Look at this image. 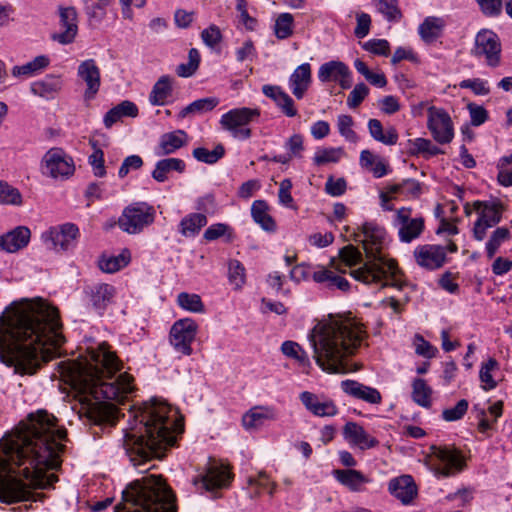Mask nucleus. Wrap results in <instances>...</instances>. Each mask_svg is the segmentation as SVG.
Segmentation results:
<instances>
[{"mask_svg": "<svg viewBox=\"0 0 512 512\" xmlns=\"http://www.w3.org/2000/svg\"><path fill=\"white\" fill-rule=\"evenodd\" d=\"M67 433L47 411L30 414L21 428L0 440V501L13 504L43 502L44 493L32 490L53 488L58 481L49 469L61 465Z\"/></svg>", "mask_w": 512, "mask_h": 512, "instance_id": "f257e3e1", "label": "nucleus"}, {"mask_svg": "<svg viewBox=\"0 0 512 512\" xmlns=\"http://www.w3.org/2000/svg\"><path fill=\"white\" fill-rule=\"evenodd\" d=\"M58 310L37 299L13 303L0 315V361L33 375L58 355L65 339Z\"/></svg>", "mask_w": 512, "mask_h": 512, "instance_id": "f03ea898", "label": "nucleus"}, {"mask_svg": "<svg viewBox=\"0 0 512 512\" xmlns=\"http://www.w3.org/2000/svg\"><path fill=\"white\" fill-rule=\"evenodd\" d=\"M88 353L86 358L60 362V375L73 389L98 401L89 411L94 423L113 422L116 408L110 402L122 403L127 399L134 391L133 377L125 372L113 379L122 362L107 342L90 348Z\"/></svg>", "mask_w": 512, "mask_h": 512, "instance_id": "7ed1b4c3", "label": "nucleus"}, {"mask_svg": "<svg viewBox=\"0 0 512 512\" xmlns=\"http://www.w3.org/2000/svg\"><path fill=\"white\" fill-rule=\"evenodd\" d=\"M176 416L177 412L168 403L156 398L134 414L135 424L125 431L123 446L130 462L140 472L153 468L141 469V466L152 459H161L167 448L176 443V433L183 431Z\"/></svg>", "mask_w": 512, "mask_h": 512, "instance_id": "20e7f679", "label": "nucleus"}, {"mask_svg": "<svg viewBox=\"0 0 512 512\" xmlns=\"http://www.w3.org/2000/svg\"><path fill=\"white\" fill-rule=\"evenodd\" d=\"M364 335L362 325L351 316L319 322L309 334L316 363L328 373L348 372L346 359L355 353Z\"/></svg>", "mask_w": 512, "mask_h": 512, "instance_id": "39448f33", "label": "nucleus"}, {"mask_svg": "<svg viewBox=\"0 0 512 512\" xmlns=\"http://www.w3.org/2000/svg\"><path fill=\"white\" fill-rule=\"evenodd\" d=\"M385 235V229L374 222H365L361 232L353 234V240L362 243L367 261L363 266L352 270L350 275L367 285L380 284L381 287L391 286L400 289L402 282L396 261L381 253Z\"/></svg>", "mask_w": 512, "mask_h": 512, "instance_id": "423d86ee", "label": "nucleus"}, {"mask_svg": "<svg viewBox=\"0 0 512 512\" xmlns=\"http://www.w3.org/2000/svg\"><path fill=\"white\" fill-rule=\"evenodd\" d=\"M115 512H177L176 497L161 475L148 474L123 490Z\"/></svg>", "mask_w": 512, "mask_h": 512, "instance_id": "0eeeda50", "label": "nucleus"}, {"mask_svg": "<svg viewBox=\"0 0 512 512\" xmlns=\"http://www.w3.org/2000/svg\"><path fill=\"white\" fill-rule=\"evenodd\" d=\"M156 217L155 208L147 202H133L124 208L118 219L119 227L126 233L138 234L153 224Z\"/></svg>", "mask_w": 512, "mask_h": 512, "instance_id": "6e6552de", "label": "nucleus"}, {"mask_svg": "<svg viewBox=\"0 0 512 512\" xmlns=\"http://www.w3.org/2000/svg\"><path fill=\"white\" fill-rule=\"evenodd\" d=\"M260 117L258 108H234L224 113L220 118L221 127L239 140L249 139L252 135L248 125Z\"/></svg>", "mask_w": 512, "mask_h": 512, "instance_id": "1a4fd4ad", "label": "nucleus"}, {"mask_svg": "<svg viewBox=\"0 0 512 512\" xmlns=\"http://www.w3.org/2000/svg\"><path fill=\"white\" fill-rule=\"evenodd\" d=\"M473 209L478 213V219L473 227V237L477 241H482L486 237L487 229L501 221L504 206L499 200H477L473 203Z\"/></svg>", "mask_w": 512, "mask_h": 512, "instance_id": "9d476101", "label": "nucleus"}, {"mask_svg": "<svg viewBox=\"0 0 512 512\" xmlns=\"http://www.w3.org/2000/svg\"><path fill=\"white\" fill-rule=\"evenodd\" d=\"M79 236L80 231L77 225L65 223L45 231L42 234V239L48 249L64 252L76 246Z\"/></svg>", "mask_w": 512, "mask_h": 512, "instance_id": "9b49d317", "label": "nucleus"}, {"mask_svg": "<svg viewBox=\"0 0 512 512\" xmlns=\"http://www.w3.org/2000/svg\"><path fill=\"white\" fill-rule=\"evenodd\" d=\"M198 325L191 318L177 320L170 329L169 341L173 348L182 355L190 356L192 343L197 335Z\"/></svg>", "mask_w": 512, "mask_h": 512, "instance_id": "f8f14e48", "label": "nucleus"}, {"mask_svg": "<svg viewBox=\"0 0 512 512\" xmlns=\"http://www.w3.org/2000/svg\"><path fill=\"white\" fill-rule=\"evenodd\" d=\"M230 474L221 464L209 459L204 472L193 479V484L199 492H214L229 484Z\"/></svg>", "mask_w": 512, "mask_h": 512, "instance_id": "ddd939ff", "label": "nucleus"}, {"mask_svg": "<svg viewBox=\"0 0 512 512\" xmlns=\"http://www.w3.org/2000/svg\"><path fill=\"white\" fill-rule=\"evenodd\" d=\"M43 174L52 178L65 179L73 175L75 165L73 159L60 148L47 151L42 160Z\"/></svg>", "mask_w": 512, "mask_h": 512, "instance_id": "4468645a", "label": "nucleus"}, {"mask_svg": "<svg viewBox=\"0 0 512 512\" xmlns=\"http://www.w3.org/2000/svg\"><path fill=\"white\" fill-rule=\"evenodd\" d=\"M472 53L476 57H485L490 67H497L501 59V43L498 35L491 30L478 32Z\"/></svg>", "mask_w": 512, "mask_h": 512, "instance_id": "2eb2a0df", "label": "nucleus"}, {"mask_svg": "<svg viewBox=\"0 0 512 512\" xmlns=\"http://www.w3.org/2000/svg\"><path fill=\"white\" fill-rule=\"evenodd\" d=\"M427 127L434 140L439 144H448L454 137V129L451 117L442 108L431 106L428 108Z\"/></svg>", "mask_w": 512, "mask_h": 512, "instance_id": "dca6fc26", "label": "nucleus"}, {"mask_svg": "<svg viewBox=\"0 0 512 512\" xmlns=\"http://www.w3.org/2000/svg\"><path fill=\"white\" fill-rule=\"evenodd\" d=\"M61 32L53 33L51 39L62 45L74 42L78 33L77 12L74 7H59Z\"/></svg>", "mask_w": 512, "mask_h": 512, "instance_id": "f3484780", "label": "nucleus"}, {"mask_svg": "<svg viewBox=\"0 0 512 512\" xmlns=\"http://www.w3.org/2000/svg\"><path fill=\"white\" fill-rule=\"evenodd\" d=\"M395 221L399 225L398 234L402 242H411L418 238L424 230L423 218H411V209L409 208L397 210Z\"/></svg>", "mask_w": 512, "mask_h": 512, "instance_id": "a211bd4d", "label": "nucleus"}, {"mask_svg": "<svg viewBox=\"0 0 512 512\" xmlns=\"http://www.w3.org/2000/svg\"><path fill=\"white\" fill-rule=\"evenodd\" d=\"M78 77L86 84L84 99L90 101L95 98L101 86L100 69L94 59L81 62L77 69Z\"/></svg>", "mask_w": 512, "mask_h": 512, "instance_id": "6ab92c4d", "label": "nucleus"}, {"mask_svg": "<svg viewBox=\"0 0 512 512\" xmlns=\"http://www.w3.org/2000/svg\"><path fill=\"white\" fill-rule=\"evenodd\" d=\"M430 451L431 455L444 464V467L440 469V473L443 476L448 477L455 471H461L463 469L464 460L460 451L456 448L432 445Z\"/></svg>", "mask_w": 512, "mask_h": 512, "instance_id": "aec40b11", "label": "nucleus"}, {"mask_svg": "<svg viewBox=\"0 0 512 512\" xmlns=\"http://www.w3.org/2000/svg\"><path fill=\"white\" fill-rule=\"evenodd\" d=\"M414 257L419 266L434 270L444 264L446 260V249L441 245H422L415 249Z\"/></svg>", "mask_w": 512, "mask_h": 512, "instance_id": "412c9836", "label": "nucleus"}, {"mask_svg": "<svg viewBox=\"0 0 512 512\" xmlns=\"http://www.w3.org/2000/svg\"><path fill=\"white\" fill-rule=\"evenodd\" d=\"M300 400L305 408L315 416L332 417L338 414V408L334 401L324 396L304 391L300 394Z\"/></svg>", "mask_w": 512, "mask_h": 512, "instance_id": "4be33fe9", "label": "nucleus"}, {"mask_svg": "<svg viewBox=\"0 0 512 512\" xmlns=\"http://www.w3.org/2000/svg\"><path fill=\"white\" fill-rule=\"evenodd\" d=\"M30 238V229L26 226H18L0 236V250L16 253L29 244Z\"/></svg>", "mask_w": 512, "mask_h": 512, "instance_id": "5701e85b", "label": "nucleus"}, {"mask_svg": "<svg viewBox=\"0 0 512 512\" xmlns=\"http://www.w3.org/2000/svg\"><path fill=\"white\" fill-rule=\"evenodd\" d=\"M344 438L361 450L371 449L379 444V441L370 436L362 426L356 422H347L343 427Z\"/></svg>", "mask_w": 512, "mask_h": 512, "instance_id": "b1692460", "label": "nucleus"}, {"mask_svg": "<svg viewBox=\"0 0 512 512\" xmlns=\"http://www.w3.org/2000/svg\"><path fill=\"white\" fill-rule=\"evenodd\" d=\"M312 83L311 65L303 63L299 65L290 75L288 84L292 94L298 99H302Z\"/></svg>", "mask_w": 512, "mask_h": 512, "instance_id": "393cba45", "label": "nucleus"}, {"mask_svg": "<svg viewBox=\"0 0 512 512\" xmlns=\"http://www.w3.org/2000/svg\"><path fill=\"white\" fill-rule=\"evenodd\" d=\"M188 135L184 130L178 129L164 133L160 136L158 145L155 147L157 156H166L175 153L187 145Z\"/></svg>", "mask_w": 512, "mask_h": 512, "instance_id": "a878e982", "label": "nucleus"}, {"mask_svg": "<svg viewBox=\"0 0 512 512\" xmlns=\"http://www.w3.org/2000/svg\"><path fill=\"white\" fill-rule=\"evenodd\" d=\"M341 388L346 394L370 404H379L382 401V396L376 388L366 386L355 380L342 381Z\"/></svg>", "mask_w": 512, "mask_h": 512, "instance_id": "bb28decb", "label": "nucleus"}, {"mask_svg": "<svg viewBox=\"0 0 512 512\" xmlns=\"http://www.w3.org/2000/svg\"><path fill=\"white\" fill-rule=\"evenodd\" d=\"M262 93L273 100L287 117H295L297 115L294 100L280 86L264 85L262 86Z\"/></svg>", "mask_w": 512, "mask_h": 512, "instance_id": "cd10ccee", "label": "nucleus"}, {"mask_svg": "<svg viewBox=\"0 0 512 512\" xmlns=\"http://www.w3.org/2000/svg\"><path fill=\"white\" fill-rule=\"evenodd\" d=\"M389 492L403 504H409L417 495V487L410 475H403L390 480Z\"/></svg>", "mask_w": 512, "mask_h": 512, "instance_id": "c85d7f7f", "label": "nucleus"}, {"mask_svg": "<svg viewBox=\"0 0 512 512\" xmlns=\"http://www.w3.org/2000/svg\"><path fill=\"white\" fill-rule=\"evenodd\" d=\"M336 480L353 492H361L363 486L370 482V479L362 472L355 469L334 470Z\"/></svg>", "mask_w": 512, "mask_h": 512, "instance_id": "c756f323", "label": "nucleus"}, {"mask_svg": "<svg viewBox=\"0 0 512 512\" xmlns=\"http://www.w3.org/2000/svg\"><path fill=\"white\" fill-rule=\"evenodd\" d=\"M444 27V19L435 16H428L419 25L418 33L426 44H432L442 36Z\"/></svg>", "mask_w": 512, "mask_h": 512, "instance_id": "7c9ffc66", "label": "nucleus"}, {"mask_svg": "<svg viewBox=\"0 0 512 512\" xmlns=\"http://www.w3.org/2000/svg\"><path fill=\"white\" fill-rule=\"evenodd\" d=\"M138 113V107L134 102L124 100L106 112L103 122L105 127L109 129L123 117L135 118Z\"/></svg>", "mask_w": 512, "mask_h": 512, "instance_id": "2f4dec72", "label": "nucleus"}, {"mask_svg": "<svg viewBox=\"0 0 512 512\" xmlns=\"http://www.w3.org/2000/svg\"><path fill=\"white\" fill-rule=\"evenodd\" d=\"M173 79L168 75L161 76L153 85L149 94V102L153 106H163L168 102V98L172 96Z\"/></svg>", "mask_w": 512, "mask_h": 512, "instance_id": "473e14b6", "label": "nucleus"}, {"mask_svg": "<svg viewBox=\"0 0 512 512\" xmlns=\"http://www.w3.org/2000/svg\"><path fill=\"white\" fill-rule=\"evenodd\" d=\"M277 412L272 407H254L243 415L242 423L246 429H255L265 420H276Z\"/></svg>", "mask_w": 512, "mask_h": 512, "instance_id": "72a5a7b5", "label": "nucleus"}, {"mask_svg": "<svg viewBox=\"0 0 512 512\" xmlns=\"http://www.w3.org/2000/svg\"><path fill=\"white\" fill-rule=\"evenodd\" d=\"M186 169V164L182 159L179 158H165L159 160L155 164V168L152 171V178L159 182H165L168 179V174L172 171L183 173Z\"/></svg>", "mask_w": 512, "mask_h": 512, "instance_id": "f704fd0d", "label": "nucleus"}, {"mask_svg": "<svg viewBox=\"0 0 512 512\" xmlns=\"http://www.w3.org/2000/svg\"><path fill=\"white\" fill-rule=\"evenodd\" d=\"M62 80L59 76L47 75L44 79L31 84V92L34 95L51 99L60 91Z\"/></svg>", "mask_w": 512, "mask_h": 512, "instance_id": "c9c22d12", "label": "nucleus"}, {"mask_svg": "<svg viewBox=\"0 0 512 512\" xmlns=\"http://www.w3.org/2000/svg\"><path fill=\"white\" fill-rule=\"evenodd\" d=\"M269 206L264 200H256L251 206V215L253 220L267 232L276 231V222L269 214Z\"/></svg>", "mask_w": 512, "mask_h": 512, "instance_id": "e433bc0d", "label": "nucleus"}, {"mask_svg": "<svg viewBox=\"0 0 512 512\" xmlns=\"http://www.w3.org/2000/svg\"><path fill=\"white\" fill-rule=\"evenodd\" d=\"M206 224V215L203 213H191L180 221L179 233L186 238L194 237Z\"/></svg>", "mask_w": 512, "mask_h": 512, "instance_id": "4c0bfd02", "label": "nucleus"}, {"mask_svg": "<svg viewBox=\"0 0 512 512\" xmlns=\"http://www.w3.org/2000/svg\"><path fill=\"white\" fill-rule=\"evenodd\" d=\"M368 129L371 137L382 144L395 145L398 141L397 130L391 126L384 132L382 123L378 119H370Z\"/></svg>", "mask_w": 512, "mask_h": 512, "instance_id": "58836bf2", "label": "nucleus"}, {"mask_svg": "<svg viewBox=\"0 0 512 512\" xmlns=\"http://www.w3.org/2000/svg\"><path fill=\"white\" fill-rule=\"evenodd\" d=\"M115 288L110 284H99L92 289L91 302L93 307L102 313L112 302Z\"/></svg>", "mask_w": 512, "mask_h": 512, "instance_id": "ea45409f", "label": "nucleus"}, {"mask_svg": "<svg viewBox=\"0 0 512 512\" xmlns=\"http://www.w3.org/2000/svg\"><path fill=\"white\" fill-rule=\"evenodd\" d=\"M313 280L317 283H326V286L330 289L337 288L344 292L348 291L350 287L347 279L325 268L315 271L313 273Z\"/></svg>", "mask_w": 512, "mask_h": 512, "instance_id": "a19ab883", "label": "nucleus"}, {"mask_svg": "<svg viewBox=\"0 0 512 512\" xmlns=\"http://www.w3.org/2000/svg\"><path fill=\"white\" fill-rule=\"evenodd\" d=\"M219 103L220 100L217 97L197 99L186 107L182 108L178 114V117L180 119H184L190 115L202 114L212 111Z\"/></svg>", "mask_w": 512, "mask_h": 512, "instance_id": "79ce46f5", "label": "nucleus"}, {"mask_svg": "<svg viewBox=\"0 0 512 512\" xmlns=\"http://www.w3.org/2000/svg\"><path fill=\"white\" fill-rule=\"evenodd\" d=\"M348 66L341 61H329L322 64L318 71L321 82L338 81L340 76L347 75Z\"/></svg>", "mask_w": 512, "mask_h": 512, "instance_id": "37998d69", "label": "nucleus"}, {"mask_svg": "<svg viewBox=\"0 0 512 512\" xmlns=\"http://www.w3.org/2000/svg\"><path fill=\"white\" fill-rule=\"evenodd\" d=\"M412 399L418 405L429 408L431 406L432 389L424 379L416 378L412 383Z\"/></svg>", "mask_w": 512, "mask_h": 512, "instance_id": "c03bdc74", "label": "nucleus"}, {"mask_svg": "<svg viewBox=\"0 0 512 512\" xmlns=\"http://www.w3.org/2000/svg\"><path fill=\"white\" fill-rule=\"evenodd\" d=\"M377 11L389 22H398L402 18L397 0H372Z\"/></svg>", "mask_w": 512, "mask_h": 512, "instance_id": "a18cd8bd", "label": "nucleus"}, {"mask_svg": "<svg viewBox=\"0 0 512 512\" xmlns=\"http://www.w3.org/2000/svg\"><path fill=\"white\" fill-rule=\"evenodd\" d=\"M48 65L49 58L44 55H40L22 66H14L12 69V74L15 77L31 76L34 73L46 68Z\"/></svg>", "mask_w": 512, "mask_h": 512, "instance_id": "49530a36", "label": "nucleus"}, {"mask_svg": "<svg viewBox=\"0 0 512 512\" xmlns=\"http://www.w3.org/2000/svg\"><path fill=\"white\" fill-rule=\"evenodd\" d=\"M130 261V254L124 251L117 256L102 257L99 260V268L106 273H114L125 267Z\"/></svg>", "mask_w": 512, "mask_h": 512, "instance_id": "de8ad7c7", "label": "nucleus"}, {"mask_svg": "<svg viewBox=\"0 0 512 512\" xmlns=\"http://www.w3.org/2000/svg\"><path fill=\"white\" fill-rule=\"evenodd\" d=\"M193 157L206 164H215L225 155V148L222 144H218L213 150L204 147L195 148L192 152Z\"/></svg>", "mask_w": 512, "mask_h": 512, "instance_id": "09e8293b", "label": "nucleus"}, {"mask_svg": "<svg viewBox=\"0 0 512 512\" xmlns=\"http://www.w3.org/2000/svg\"><path fill=\"white\" fill-rule=\"evenodd\" d=\"M510 238V231L505 227H498L486 243V254L492 259L500 248L501 244Z\"/></svg>", "mask_w": 512, "mask_h": 512, "instance_id": "8fccbe9b", "label": "nucleus"}, {"mask_svg": "<svg viewBox=\"0 0 512 512\" xmlns=\"http://www.w3.org/2000/svg\"><path fill=\"white\" fill-rule=\"evenodd\" d=\"M247 483L249 486L255 487L251 497L259 496L262 491H267L272 496L276 488V483L271 482L265 472H259L256 477H249Z\"/></svg>", "mask_w": 512, "mask_h": 512, "instance_id": "3c124183", "label": "nucleus"}, {"mask_svg": "<svg viewBox=\"0 0 512 512\" xmlns=\"http://www.w3.org/2000/svg\"><path fill=\"white\" fill-rule=\"evenodd\" d=\"M498 367L499 364L494 358H489L487 362L482 364L479 372V378L483 384L482 388L485 391H489L497 387V382L492 376V371L498 369Z\"/></svg>", "mask_w": 512, "mask_h": 512, "instance_id": "603ef678", "label": "nucleus"}, {"mask_svg": "<svg viewBox=\"0 0 512 512\" xmlns=\"http://www.w3.org/2000/svg\"><path fill=\"white\" fill-rule=\"evenodd\" d=\"M343 155L344 151L342 148H321L316 151L313 162L317 166L337 163Z\"/></svg>", "mask_w": 512, "mask_h": 512, "instance_id": "864d4df0", "label": "nucleus"}, {"mask_svg": "<svg viewBox=\"0 0 512 512\" xmlns=\"http://www.w3.org/2000/svg\"><path fill=\"white\" fill-rule=\"evenodd\" d=\"M0 204L21 205L22 195L20 191L8 183L0 181Z\"/></svg>", "mask_w": 512, "mask_h": 512, "instance_id": "5fc2aeb1", "label": "nucleus"}, {"mask_svg": "<svg viewBox=\"0 0 512 512\" xmlns=\"http://www.w3.org/2000/svg\"><path fill=\"white\" fill-rule=\"evenodd\" d=\"M177 302L181 308L190 312L199 313L204 311V304L197 294L182 292L178 295Z\"/></svg>", "mask_w": 512, "mask_h": 512, "instance_id": "6e6d98bb", "label": "nucleus"}, {"mask_svg": "<svg viewBox=\"0 0 512 512\" xmlns=\"http://www.w3.org/2000/svg\"><path fill=\"white\" fill-rule=\"evenodd\" d=\"M94 152L89 156L88 163L91 165L93 174L96 177L102 178L106 175V169L104 166V152L97 147L96 141H90Z\"/></svg>", "mask_w": 512, "mask_h": 512, "instance_id": "4d7b16f0", "label": "nucleus"}, {"mask_svg": "<svg viewBox=\"0 0 512 512\" xmlns=\"http://www.w3.org/2000/svg\"><path fill=\"white\" fill-rule=\"evenodd\" d=\"M293 16L289 13H282L275 22V35L278 39H286L292 35Z\"/></svg>", "mask_w": 512, "mask_h": 512, "instance_id": "13d9d810", "label": "nucleus"}, {"mask_svg": "<svg viewBox=\"0 0 512 512\" xmlns=\"http://www.w3.org/2000/svg\"><path fill=\"white\" fill-rule=\"evenodd\" d=\"M228 278L235 288H241L245 283V268L238 260H230L228 264Z\"/></svg>", "mask_w": 512, "mask_h": 512, "instance_id": "bf43d9fd", "label": "nucleus"}, {"mask_svg": "<svg viewBox=\"0 0 512 512\" xmlns=\"http://www.w3.org/2000/svg\"><path fill=\"white\" fill-rule=\"evenodd\" d=\"M282 353L290 358L297 360L301 364H308L307 354L302 351L299 344L293 341H285L281 346Z\"/></svg>", "mask_w": 512, "mask_h": 512, "instance_id": "052dcab7", "label": "nucleus"}, {"mask_svg": "<svg viewBox=\"0 0 512 512\" xmlns=\"http://www.w3.org/2000/svg\"><path fill=\"white\" fill-rule=\"evenodd\" d=\"M497 179L502 186H512V154L501 158Z\"/></svg>", "mask_w": 512, "mask_h": 512, "instance_id": "680f3d73", "label": "nucleus"}, {"mask_svg": "<svg viewBox=\"0 0 512 512\" xmlns=\"http://www.w3.org/2000/svg\"><path fill=\"white\" fill-rule=\"evenodd\" d=\"M468 406V401L461 399L454 407L443 410L442 418L447 422L460 420L466 414Z\"/></svg>", "mask_w": 512, "mask_h": 512, "instance_id": "e2e57ef3", "label": "nucleus"}, {"mask_svg": "<svg viewBox=\"0 0 512 512\" xmlns=\"http://www.w3.org/2000/svg\"><path fill=\"white\" fill-rule=\"evenodd\" d=\"M369 94V88L364 83H358L347 98V105L351 109L357 108Z\"/></svg>", "mask_w": 512, "mask_h": 512, "instance_id": "0e129e2a", "label": "nucleus"}, {"mask_svg": "<svg viewBox=\"0 0 512 512\" xmlns=\"http://www.w3.org/2000/svg\"><path fill=\"white\" fill-rule=\"evenodd\" d=\"M353 119L350 115H340L338 117L339 133L348 141L355 143L358 140L357 134L352 129Z\"/></svg>", "mask_w": 512, "mask_h": 512, "instance_id": "69168bd1", "label": "nucleus"}, {"mask_svg": "<svg viewBox=\"0 0 512 512\" xmlns=\"http://www.w3.org/2000/svg\"><path fill=\"white\" fill-rule=\"evenodd\" d=\"M363 48L375 55L388 56L390 44L385 39H372L364 43Z\"/></svg>", "mask_w": 512, "mask_h": 512, "instance_id": "338daca9", "label": "nucleus"}, {"mask_svg": "<svg viewBox=\"0 0 512 512\" xmlns=\"http://www.w3.org/2000/svg\"><path fill=\"white\" fill-rule=\"evenodd\" d=\"M339 255L348 266L356 265L362 261L361 252L353 245H347L340 249Z\"/></svg>", "mask_w": 512, "mask_h": 512, "instance_id": "774afa93", "label": "nucleus"}]
</instances>
